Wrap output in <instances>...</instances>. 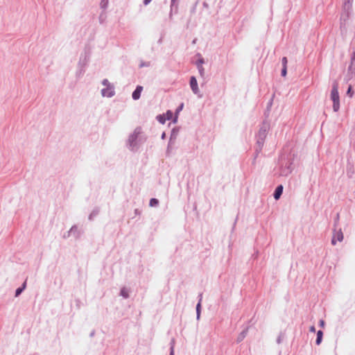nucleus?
Instances as JSON below:
<instances>
[{
	"mask_svg": "<svg viewBox=\"0 0 355 355\" xmlns=\"http://www.w3.org/2000/svg\"><path fill=\"white\" fill-rule=\"evenodd\" d=\"M331 99L333 101V110L338 112L340 109V97L338 94V87L336 83L334 84L331 91Z\"/></svg>",
	"mask_w": 355,
	"mask_h": 355,
	"instance_id": "f257e3e1",
	"label": "nucleus"
},
{
	"mask_svg": "<svg viewBox=\"0 0 355 355\" xmlns=\"http://www.w3.org/2000/svg\"><path fill=\"white\" fill-rule=\"evenodd\" d=\"M103 88L101 89V94L103 97H112L114 94V88L107 79H104L102 82Z\"/></svg>",
	"mask_w": 355,
	"mask_h": 355,
	"instance_id": "f03ea898",
	"label": "nucleus"
},
{
	"mask_svg": "<svg viewBox=\"0 0 355 355\" xmlns=\"http://www.w3.org/2000/svg\"><path fill=\"white\" fill-rule=\"evenodd\" d=\"M141 134V128H137L128 139V144L130 147L134 150L137 145V141H140L139 135Z\"/></svg>",
	"mask_w": 355,
	"mask_h": 355,
	"instance_id": "7ed1b4c3",
	"label": "nucleus"
},
{
	"mask_svg": "<svg viewBox=\"0 0 355 355\" xmlns=\"http://www.w3.org/2000/svg\"><path fill=\"white\" fill-rule=\"evenodd\" d=\"M268 129H269V125L268 124L263 125L260 128V130L258 132V136H257V144L259 145V146H261L263 144V141L266 137L267 132H268Z\"/></svg>",
	"mask_w": 355,
	"mask_h": 355,
	"instance_id": "20e7f679",
	"label": "nucleus"
},
{
	"mask_svg": "<svg viewBox=\"0 0 355 355\" xmlns=\"http://www.w3.org/2000/svg\"><path fill=\"white\" fill-rule=\"evenodd\" d=\"M343 239V234L340 230L334 232L333 238L331 239L332 245H336L337 241H342Z\"/></svg>",
	"mask_w": 355,
	"mask_h": 355,
	"instance_id": "39448f33",
	"label": "nucleus"
},
{
	"mask_svg": "<svg viewBox=\"0 0 355 355\" xmlns=\"http://www.w3.org/2000/svg\"><path fill=\"white\" fill-rule=\"evenodd\" d=\"M190 86L194 94H198L199 92L197 80L193 76H192L190 79Z\"/></svg>",
	"mask_w": 355,
	"mask_h": 355,
	"instance_id": "423d86ee",
	"label": "nucleus"
},
{
	"mask_svg": "<svg viewBox=\"0 0 355 355\" xmlns=\"http://www.w3.org/2000/svg\"><path fill=\"white\" fill-rule=\"evenodd\" d=\"M142 89H143V87L141 86H137L136 89L132 93V98L134 100H137L140 98V95H141Z\"/></svg>",
	"mask_w": 355,
	"mask_h": 355,
	"instance_id": "0eeeda50",
	"label": "nucleus"
},
{
	"mask_svg": "<svg viewBox=\"0 0 355 355\" xmlns=\"http://www.w3.org/2000/svg\"><path fill=\"white\" fill-rule=\"evenodd\" d=\"M282 192H283V187L282 185L278 186L276 188L275 193H274L275 199L278 200L280 198L281 195L282 194Z\"/></svg>",
	"mask_w": 355,
	"mask_h": 355,
	"instance_id": "6e6552de",
	"label": "nucleus"
},
{
	"mask_svg": "<svg viewBox=\"0 0 355 355\" xmlns=\"http://www.w3.org/2000/svg\"><path fill=\"white\" fill-rule=\"evenodd\" d=\"M201 301L202 297H200L197 306H196V314H197V320H198L200 317V310H201Z\"/></svg>",
	"mask_w": 355,
	"mask_h": 355,
	"instance_id": "1a4fd4ad",
	"label": "nucleus"
},
{
	"mask_svg": "<svg viewBox=\"0 0 355 355\" xmlns=\"http://www.w3.org/2000/svg\"><path fill=\"white\" fill-rule=\"evenodd\" d=\"M322 335H323V334H322V331L320 330L317 332V338H316V341H315L317 345H320L321 343L322 339Z\"/></svg>",
	"mask_w": 355,
	"mask_h": 355,
	"instance_id": "9d476101",
	"label": "nucleus"
},
{
	"mask_svg": "<svg viewBox=\"0 0 355 355\" xmlns=\"http://www.w3.org/2000/svg\"><path fill=\"white\" fill-rule=\"evenodd\" d=\"M183 106H184V105H183V103H182V104L179 106V107L176 110L175 116L174 117L173 121L174 123H177V121H178V114H179V112L182 110Z\"/></svg>",
	"mask_w": 355,
	"mask_h": 355,
	"instance_id": "9b49d317",
	"label": "nucleus"
},
{
	"mask_svg": "<svg viewBox=\"0 0 355 355\" xmlns=\"http://www.w3.org/2000/svg\"><path fill=\"white\" fill-rule=\"evenodd\" d=\"M157 119L159 123L162 124H164L166 122V120H167L164 114L158 115L157 116Z\"/></svg>",
	"mask_w": 355,
	"mask_h": 355,
	"instance_id": "f8f14e48",
	"label": "nucleus"
},
{
	"mask_svg": "<svg viewBox=\"0 0 355 355\" xmlns=\"http://www.w3.org/2000/svg\"><path fill=\"white\" fill-rule=\"evenodd\" d=\"M121 295L125 298L128 297L129 296L128 290L125 288H122L121 290Z\"/></svg>",
	"mask_w": 355,
	"mask_h": 355,
	"instance_id": "ddd939ff",
	"label": "nucleus"
},
{
	"mask_svg": "<svg viewBox=\"0 0 355 355\" xmlns=\"http://www.w3.org/2000/svg\"><path fill=\"white\" fill-rule=\"evenodd\" d=\"M26 287V283H24L22 287L21 288H18L17 290H16V292H15V296H18L21 294V293L23 291V290Z\"/></svg>",
	"mask_w": 355,
	"mask_h": 355,
	"instance_id": "4468645a",
	"label": "nucleus"
},
{
	"mask_svg": "<svg viewBox=\"0 0 355 355\" xmlns=\"http://www.w3.org/2000/svg\"><path fill=\"white\" fill-rule=\"evenodd\" d=\"M347 94L349 96V97L352 98L354 95V92L352 90V85H349L348 87V89L347 91Z\"/></svg>",
	"mask_w": 355,
	"mask_h": 355,
	"instance_id": "2eb2a0df",
	"label": "nucleus"
},
{
	"mask_svg": "<svg viewBox=\"0 0 355 355\" xmlns=\"http://www.w3.org/2000/svg\"><path fill=\"white\" fill-rule=\"evenodd\" d=\"M158 205V200L155 198H152L150 200V207H155V206H157Z\"/></svg>",
	"mask_w": 355,
	"mask_h": 355,
	"instance_id": "dca6fc26",
	"label": "nucleus"
},
{
	"mask_svg": "<svg viewBox=\"0 0 355 355\" xmlns=\"http://www.w3.org/2000/svg\"><path fill=\"white\" fill-rule=\"evenodd\" d=\"M77 232H78V227L76 226H73L70 229L69 234H75Z\"/></svg>",
	"mask_w": 355,
	"mask_h": 355,
	"instance_id": "f3484780",
	"label": "nucleus"
},
{
	"mask_svg": "<svg viewBox=\"0 0 355 355\" xmlns=\"http://www.w3.org/2000/svg\"><path fill=\"white\" fill-rule=\"evenodd\" d=\"M164 115L167 120H170L173 116V112L170 110H168Z\"/></svg>",
	"mask_w": 355,
	"mask_h": 355,
	"instance_id": "a211bd4d",
	"label": "nucleus"
},
{
	"mask_svg": "<svg viewBox=\"0 0 355 355\" xmlns=\"http://www.w3.org/2000/svg\"><path fill=\"white\" fill-rule=\"evenodd\" d=\"M174 345H175V341L173 340L171 342L170 355H174Z\"/></svg>",
	"mask_w": 355,
	"mask_h": 355,
	"instance_id": "6ab92c4d",
	"label": "nucleus"
},
{
	"mask_svg": "<svg viewBox=\"0 0 355 355\" xmlns=\"http://www.w3.org/2000/svg\"><path fill=\"white\" fill-rule=\"evenodd\" d=\"M286 73H287V67H283V69L282 70V76L284 77L286 76Z\"/></svg>",
	"mask_w": 355,
	"mask_h": 355,
	"instance_id": "aec40b11",
	"label": "nucleus"
},
{
	"mask_svg": "<svg viewBox=\"0 0 355 355\" xmlns=\"http://www.w3.org/2000/svg\"><path fill=\"white\" fill-rule=\"evenodd\" d=\"M287 62H288V61H287V58H286V57H284V58H282V65H283V67H286V65H287Z\"/></svg>",
	"mask_w": 355,
	"mask_h": 355,
	"instance_id": "412c9836",
	"label": "nucleus"
},
{
	"mask_svg": "<svg viewBox=\"0 0 355 355\" xmlns=\"http://www.w3.org/2000/svg\"><path fill=\"white\" fill-rule=\"evenodd\" d=\"M108 0H102L101 5L103 7H106Z\"/></svg>",
	"mask_w": 355,
	"mask_h": 355,
	"instance_id": "4be33fe9",
	"label": "nucleus"
},
{
	"mask_svg": "<svg viewBox=\"0 0 355 355\" xmlns=\"http://www.w3.org/2000/svg\"><path fill=\"white\" fill-rule=\"evenodd\" d=\"M315 328L314 326H312L310 327V331L315 332Z\"/></svg>",
	"mask_w": 355,
	"mask_h": 355,
	"instance_id": "5701e85b",
	"label": "nucleus"
},
{
	"mask_svg": "<svg viewBox=\"0 0 355 355\" xmlns=\"http://www.w3.org/2000/svg\"><path fill=\"white\" fill-rule=\"evenodd\" d=\"M152 0H144V3L148 5Z\"/></svg>",
	"mask_w": 355,
	"mask_h": 355,
	"instance_id": "b1692460",
	"label": "nucleus"
},
{
	"mask_svg": "<svg viewBox=\"0 0 355 355\" xmlns=\"http://www.w3.org/2000/svg\"><path fill=\"white\" fill-rule=\"evenodd\" d=\"M320 324L322 327H323L324 326V322L323 320H320Z\"/></svg>",
	"mask_w": 355,
	"mask_h": 355,
	"instance_id": "393cba45",
	"label": "nucleus"
},
{
	"mask_svg": "<svg viewBox=\"0 0 355 355\" xmlns=\"http://www.w3.org/2000/svg\"><path fill=\"white\" fill-rule=\"evenodd\" d=\"M244 337H245V334H244V333H243L241 336V340H242Z\"/></svg>",
	"mask_w": 355,
	"mask_h": 355,
	"instance_id": "a878e982",
	"label": "nucleus"
},
{
	"mask_svg": "<svg viewBox=\"0 0 355 355\" xmlns=\"http://www.w3.org/2000/svg\"><path fill=\"white\" fill-rule=\"evenodd\" d=\"M165 136H166V135H165V133L164 132V133L162 134V139H164V138H165Z\"/></svg>",
	"mask_w": 355,
	"mask_h": 355,
	"instance_id": "bb28decb",
	"label": "nucleus"
},
{
	"mask_svg": "<svg viewBox=\"0 0 355 355\" xmlns=\"http://www.w3.org/2000/svg\"><path fill=\"white\" fill-rule=\"evenodd\" d=\"M177 0H171L172 3L173 4Z\"/></svg>",
	"mask_w": 355,
	"mask_h": 355,
	"instance_id": "cd10ccee",
	"label": "nucleus"
},
{
	"mask_svg": "<svg viewBox=\"0 0 355 355\" xmlns=\"http://www.w3.org/2000/svg\"><path fill=\"white\" fill-rule=\"evenodd\" d=\"M92 214H91V215L89 216V219H92Z\"/></svg>",
	"mask_w": 355,
	"mask_h": 355,
	"instance_id": "c85d7f7f",
	"label": "nucleus"
}]
</instances>
